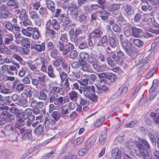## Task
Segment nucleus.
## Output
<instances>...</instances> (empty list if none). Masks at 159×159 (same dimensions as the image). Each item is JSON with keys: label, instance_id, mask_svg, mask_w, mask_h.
<instances>
[{"label": "nucleus", "instance_id": "nucleus-18", "mask_svg": "<svg viewBox=\"0 0 159 159\" xmlns=\"http://www.w3.org/2000/svg\"><path fill=\"white\" fill-rule=\"evenodd\" d=\"M74 49V45L71 43L69 42L65 45V50L64 52V56L68 55V53L71 50Z\"/></svg>", "mask_w": 159, "mask_h": 159}, {"label": "nucleus", "instance_id": "nucleus-49", "mask_svg": "<svg viewBox=\"0 0 159 159\" xmlns=\"http://www.w3.org/2000/svg\"><path fill=\"white\" fill-rule=\"evenodd\" d=\"M5 27L10 31H12L13 30V25L8 21H5Z\"/></svg>", "mask_w": 159, "mask_h": 159}, {"label": "nucleus", "instance_id": "nucleus-19", "mask_svg": "<svg viewBox=\"0 0 159 159\" xmlns=\"http://www.w3.org/2000/svg\"><path fill=\"white\" fill-rule=\"evenodd\" d=\"M31 48L37 50L39 52L44 51L45 49V43L43 42L41 44H36L32 46Z\"/></svg>", "mask_w": 159, "mask_h": 159}, {"label": "nucleus", "instance_id": "nucleus-21", "mask_svg": "<svg viewBox=\"0 0 159 159\" xmlns=\"http://www.w3.org/2000/svg\"><path fill=\"white\" fill-rule=\"evenodd\" d=\"M45 2L48 8L52 12H54L55 9V4L54 2L50 0H46Z\"/></svg>", "mask_w": 159, "mask_h": 159}, {"label": "nucleus", "instance_id": "nucleus-29", "mask_svg": "<svg viewBox=\"0 0 159 159\" xmlns=\"http://www.w3.org/2000/svg\"><path fill=\"white\" fill-rule=\"evenodd\" d=\"M57 48L59 51L62 52V55L64 56L65 50V44L63 42L59 41L57 44Z\"/></svg>", "mask_w": 159, "mask_h": 159}, {"label": "nucleus", "instance_id": "nucleus-53", "mask_svg": "<svg viewBox=\"0 0 159 159\" xmlns=\"http://www.w3.org/2000/svg\"><path fill=\"white\" fill-rule=\"evenodd\" d=\"M54 153V151H52L44 155L43 157V159H51L54 156L53 155Z\"/></svg>", "mask_w": 159, "mask_h": 159}, {"label": "nucleus", "instance_id": "nucleus-54", "mask_svg": "<svg viewBox=\"0 0 159 159\" xmlns=\"http://www.w3.org/2000/svg\"><path fill=\"white\" fill-rule=\"evenodd\" d=\"M20 114L19 115L18 118V121L20 123H23L28 119L26 116H25L24 115L22 114L20 116Z\"/></svg>", "mask_w": 159, "mask_h": 159}, {"label": "nucleus", "instance_id": "nucleus-55", "mask_svg": "<svg viewBox=\"0 0 159 159\" xmlns=\"http://www.w3.org/2000/svg\"><path fill=\"white\" fill-rule=\"evenodd\" d=\"M61 21L66 25H68L70 23V20L67 17L63 16V15H61Z\"/></svg>", "mask_w": 159, "mask_h": 159}, {"label": "nucleus", "instance_id": "nucleus-50", "mask_svg": "<svg viewBox=\"0 0 159 159\" xmlns=\"http://www.w3.org/2000/svg\"><path fill=\"white\" fill-rule=\"evenodd\" d=\"M83 141V137H82L77 138L74 140L73 142V146L75 147L81 144Z\"/></svg>", "mask_w": 159, "mask_h": 159}, {"label": "nucleus", "instance_id": "nucleus-51", "mask_svg": "<svg viewBox=\"0 0 159 159\" xmlns=\"http://www.w3.org/2000/svg\"><path fill=\"white\" fill-rule=\"evenodd\" d=\"M133 44L138 47H141L143 44V42L139 39H134L133 41Z\"/></svg>", "mask_w": 159, "mask_h": 159}, {"label": "nucleus", "instance_id": "nucleus-34", "mask_svg": "<svg viewBox=\"0 0 159 159\" xmlns=\"http://www.w3.org/2000/svg\"><path fill=\"white\" fill-rule=\"evenodd\" d=\"M18 105L23 107H26L28 106V102L26 99L20 98L18 101Z\"/></svg>", "mask_w": 159, "mask_h": 159}, {"label": "nucleus", "instance_id": "nucleus-3", "mask_svg": "<svg viewBox=\"0 0 159 159\" xmlns=\"http://www.w3.org/2000/svg\"><path fill=\"white\" fill-rule=\"evenodd\" d=\"M45 27L46 30L52 29V28L56 30H58L60 28V26L58 21L55 19L49 20L46 22Z\"/></svg>", "mask_w": 159, "mask_h": 159}, {"label": "nucleus", "instance_id": "nucleus-7", "mask_svg": "<svg viewBox=\"0 0 159 159\" xmlns=\"http://www.w3.org/2000/svg\"><path fill=\"white\" fill-rule=\"evenodd\" d=\"M110 34L109 36V44L112 48H114L117 46V44L116 41V37L112 30L110 31Z\"/></svg>", "mask_w": 159, "mask_h": 159}, {"label": "nucleus", "instance_id": "nucleus-31", "mask_svg": "<svg viewBox=\"0 0 159 159\" xmlns=\"http://www.w3.org/2000/svg\"><path fill=\"white\" fill-rule=\"evenodd\" d=\"M21 45L27 48H29L30 47V42L26 38H23L20 41Z\"/></svg>", "mask_w": 159, "mask_h": 159}, {"label": "nucleus", "instance_id": "nucleus-13", "mask_svg": "<svg viewBox=\"0 0 159 159\" xmlns=\"http://www.w3.org/2000/svg\"><path fill=\"white\" fill-rule=\"evenodd\" d=\"M112 57L115 62H117L120 59L122 60L125 59V55L123 52L120 50L118 51L117 55L113 54Z\"/></svg>", "mask_w": 159, "mask_h": 159}, {"label": "nucleus", "instance_id": "nucleus-47", "mask_svg": "<svg viewBox=\"0 0 159 159\" xmlns=\"http://www.w3.org/2000/svg\"><path fill=\"white\" fill-rule=\"evenodd\" d=\"M20 19L22 20L28 18L27 14L26 13V10L25 9H22L19 16Z\"/></svg>", "mask_w": 159, "mask_h": 159}, {"label": "nucleus", "instance_id": "nucleus-45", "mask_svg": "<svg viewBox=\"0 0 159 159\" xmlns=\"http://www.w3.org/2000/svg\"><path fill=\"white\" fill-rule=\"evenodd\" d=\"M31 136V134L30 131H26L22 135L21 138L24 140H28Z\"/></svg>", "mask_w": 159, "mask_h": 159}, {"label": "nucleus", "instance_id": "nucleus-32", "mask_svg": "<svg viewBox=\"0 0 159 159\" xmlns=\"http://www.w3.org/2000/svg\"><path fill=\"white\" fill-rule=\"evenodd\" d=\"M40 35V32L38 28L35 27L34 28V30L32 34L33 38L34 39H38L39 38Z\"/></svg>", "mask_w": 159, "mask_h": 159}, {"label": "nucleus", "instance_id": "nucleus-2", "mask_svg": "<svg viewBox=\"0 0 159 159\" xmlns=\"http://www.w3.org/2000/svg\"><path fill=\"white\" fill-rule=\"evenodd\" d=\"M58 95L53 91H51L49 95V102L52 103L54 102L56 105H59L63 104V97H58Z\"/></svg>", "mask_w": 159, "mask_h": 159}, {"label": "nucleus", "instance_id": "nucleus-25", "mask_svg": "<svg viewBox=\"0 0 159 159\" xmlns=\"http://www.w3.org/2000/svg\"><path fill=\"white\" fill-rule=\"evenodd\" d=\"M130 25H126L124 26L123 28V33L124 35L127 37H129L132 33L131 31Z\"/></svg>", "mask_w": 159, "mask_h": 159}, {"label": "nucleus", "instance_id": "nucleus-14", "mask_svg": "<svg viewBox=\"0 0 159 159\" xmlns=\"http://www.w3.org/2000/svg\"><path fill=\"white\" fill-rule=\"evenodd\" d=\"M69 111H70V109L67 105H65L63 106L61 109V116L66 118L68 116L67 114L69 113Z\"/></svg>", "mask_w": 159, "mask_h": 159}, {"label": "nucleus", "instance_id": "nucleus-42", "mask_svg": "<svg viewBox=\"0 0 159 159\" xmlns=\"http://www.w3.org/2000/svg\"><path fill=\"white\" fill-rule=\"evenodd\" d=\"M20 111L19 109L16 107H11L10 108V112L15 114L16 116H19L20 114H21V113H19Z\"/></svg>", "mask_w": 159, "mask_h": 159}, {"label": "nucleus", "instance_id": "nucleus-58", "mask_svg": "<svg viewBox=\"0 0 159 159\" xmlns=\"http://www.w3.org/2000/svg\"><path fill=\"white\" fill-rule=\"evenodd\" d=\"M19 52L21 54L23 55H27L29 54L30 50L29 49L23 48H21L19 49Z\"/></svg>", "mask_w": 159, "mask_h": 159}, {"label": "nucleus", "instance_id": "nucleus-52", "mask_svg": "<svg viewBox=\"0 0 159 159\" xmlns=\"http://www.w3.org/2000/svg\"><path fill=\"white\" fill-rule=\"evenodd\" d=\"M9 11H5L2 12L0 13V19H7L9 15Z\"/></svg>", "mask_w": 159, "mask_h": 159}, {"label": "nucleus", "instance_id": "nucleus-46", "mask_svg": "<svg viewBox=\"0 0 159 159\" xmlns=\"http://www.w3.org/2000/svg\"><path fill=\"white\" fill-rule=\"evenodd\" d=\"M51 116L56 121L58 120L61 116L59 112L57 111L53 112L51 114Z\"/></svg>", "mask_w": 159, "mask_h": 159}, {"label": "nucleus", "instance_id": "nucleus-30", "mask_svg": "<svg viewBox=\"0 0 159 159\" xmlns=\"http://www.w3.org/2000/svg\"><path fill=\"white\" fill-rule=\"evenodd\" d=\"M107 136V134L106 133H102L99 136V142L100 145H102L105 143Z\"/></svg>", "mask_w": 159, "mask_h": 159}, {"label": "nucleus", "instance_id": "nucleus-11", "mask_svg": "<svg viewBox=\"0 0 159 159\" xmlns=\"http://www.w3.org/2000/svg\"><path fill=\"white\" fill-rule=\"evenodd\" d=\"M3 38L4 42L5 45L9 44L13 41L14 39L13 35L9 33L4 34Z\"/></svg>", "mask_w": 159, "mask_h": 159}, {"label": "nucleus", "instance_id": "nucleus-24", "mask_svg": "<svg viewBox=\"0 0 159 159\" xmlns=\"http://www.w3.org/2000/svg\"><path fill=\"white\" fill-rule=\"evenodd\" d=\"M55 123V121L51 119H49L48 117H46L44 121L43 122L44 125L46 127V125L49 128H52L51 125H54Z\"/></svg>", "mask_w": 159, "mask_h": 159}, {"label": "nucleus", "instance_id": "nucleus-15", "mask_svg": "<svg viewBox=\"0 0 159 159\" xmlns=\"http://www.w3.org/2000/svg\"><path fill=\"white\" fill-rule=\"evenodd\" d=\"M68 96L71 101L72 102H76L79 97V94L77 92L75 91L71 90L69 93Z\"/></svg>", "mask_w": 159, "mask_h": 159}, {"label": "nucleus", "instance_id": "nucleus-28", "mask_svg": "<svg viewBox=\"0 0 159 159\" xmlns=\"http://www.w3.org/2000/svg\"><path fill=\"white\" fill-rule=\"evenodd\" d=\"M101 15L100 17L103 20L107 19L109 16L108 11L105 10H100L98 11Z\"/></svg>", "mask_w": 159, "mask_h": 159}, {"label": "nucleus", "instance_id": "nucleus-8", "mask_svg": "<svg viewBox=\"0 0 159 159\" xmlns=\"http://www.w3.org/2000/svg\"><path fill=\"white\" fill-rule=\"evenodd\" d=\"M132 31V35L135 38H139L141 36L143 33L142 30L136 27H133L131 28Z\"/></svg>", "mask_w": 159, "mask_h": 159}, {"label": "nucleus", "instance_id": "nucleus-17", "mask_svg": "<svg viewBox=\"0 0 159 159\" xmlns=\"http://www.w3.org/2000/svg\"><path fill=\"white\" fill-rule=\"evenodd\" d=\"M48 92V90L45 89H43L40 91L38 95V98L40 100H44L47 99L48 96L46 93Z\"/></svg>", "mask_w": 159, "mask_h": 159}, {"label": "nucleus", "instance_id": "nucleus-23", "mask_svg": "<svg viewBox=\"0 0 159 159\" xmlns=\"http://www.w3.org/2000/svg\"><path fill=\"white\" fill-rule=\"evenodd\" d=\"M1 116H4L6 117V119L10 120H14L15 118L14 115L7 112L6 111H2L1 113Z\"/></svg>", "mask_w": 159, "mask_h": 159}, {"label": "nucleus", "instance_id": "nucleus-63", "mask_svg": "<svg viewBox=\"0 0 159 159\" xmlns=\"http://www.w3.org/2000/svg\"><path fill=\"white\" fill-rule=\"evenodd\" d=\"M54 46L52 42L49 41L47 43V49L48 51H51V50L54 49Z\"/></svg>", "mask_w": 159, "mask_h": 159}, {"label": "nucleus", "instance_id": "nucleus-57", "mask_svg": "<svg viewBox=\"0 0 159 159\" xmlns=\"http://www.w3.org/2000/svg\"><path fill=\"white\" fill-rule=\"evenodd\" d=\"M87 19V16H85L84 14H80L78 19L79 21L81 23L84 22Z\"/></svg>", "mask_w": 159, "mask_h": 159}, {"label": "nucleus", "instance_id": "nucleus-16", "mask_svg": "<svg viewBox=\"0 0 159 159\" xmlns=\"http://www.w3.org/2000/svg\"><path fill=\"white\" fill-rule=\"evenodd\" d=\"M126 53L129 56L133 55L135 50V48L131 43H129V46L125 50Z\"/></svg>", "mask_w": 159, "mask_h": 159}, {"label": "nucleus", "instance_id": "nucleus-56", "mask_svg": "<svg viewBox=\"0 0 159 159\" xmlns=\"http://www.w3.org/2000/svg\"><path fill=\"white\" fill-rule=\"evenodd\" d=\"M30 15L31 18L34 20L37 21L39 19L38 15L35 11L31 12Z\"/></svg>", "mask_w": 159, "mask_h": 159}, {"label": "nucleus", "instance_id": "nucleus-33", "mask_svg": "<svg viewBox=\"0 0 159 159\" xmlns=\"http://www.w3.org/2000/svg\"><path fill=\"white\" fill-rule=\"evenodd\" d=\"M105 120V117L104 116H102L99 117L96 121L94 126L95 127H97L101 125L104 122Z\"/></svg>", "mask_w": 159, "mask_h": 159}, {"label": "nucleus", "instance_id": "nucleus-41", "mask_svg": "<svg viewBox=\"0 0 159 159\" xmlns=\"http://www.w3.org/2000/svg\"><path fill=\"white\" fill-rule=\"evenodd\" d=\"M50 53V56L51 58L54 59H57L58 57V51L55 48L53 50L49 51Z\"/></svg>", "mask_w": 159, "mask_h": 159}, {"label": "nucleus", "instance_id": "nucleus-48", "mask_svg": "<svg viewBox=\"0 0 159 159\" xmlns=\"http://www.w3.org/2000/svg\"><path fill=\"white\" fill-rule=\"evenodd\" d=\"M81 69L83 71L85 72H89L91 73L93 71L90 66L88 64L82 67Z\"/></svg>", "mask_w": 159, "mask_h": 159}, {"label": "nucleus", "instance_id": "nucleus-10", "mask_svg": "<svg viewBox=\"0 0 159 159\" xmlns=\"http://www.w3.org/2000/svg\"><path fill=\"white\" fill-rule=\"evenodd\" d=\"M120 6V4H113L109 7L108 9L110 11L113 12V14L117 15L119 13Z\"/></svg>", "mask_w": 159, "mask_h": 159}, {"label": "nucleus", "instance_id": "nucleus-1", "mask_svg": "<svg viewBox=\"0 0 159 159\" xmlns=\"http://www.w3.org/2000/svg\"><path fill=\"white\" fill-rule=\"evenodd\" d=\"M95 89L94 86L91 85L85 87L84 95L87 98L93 102H96L98 99L95 94Z\"/></svg>", "mask_w": 159, "mask_h": 159}, {"label": "nucleus", "instance_id": "nucleus-12", "mask_svg": "<svg viewBox=\"0 0 159 159\" xmlns=\"http://www.w3.org/2000/svg\"><path fill=\"white\" fill-rule=\"evenodd\" d=\"M111 155L113 159H120L121 151L119 148H114L111 151Z\"/></svg>", "mask_w": 159, "mask_h": 159}, {"label": "nucleus", "instance_id": "nucleus-44", "mask_svg": "<svg viewBox=\"0 0 159 159\" xmlns=\"http://www.w3.org/2000/svg\"><path fill=\"white\" fill-rule=\"evenodd\" d=\"M117 76L115 74H110L107 75V79H108L111 82H114L117 80Z\"/></svg>", "mask_w": 159, "mask_h": 159}, {"label": "nucleus", "instance_id": "nucleus-38", "mask_svg": "<svg viewBox=\"0 0 159 159\" xmlns=\"http://www.w3.org/2000/svg\"><path fill=\"white\" fill-rule=\"evenodd\" d=\"M8 7L15 6L14 8L16 9L19 8V5L16 3L15 0H9L6 3Z\"/></svg>", "mask_w": 159, "mask_h": 159}, {"label": "nucleus", "instance_id": "nucleus-59", "mask_svg": "<svg viewBox=\"0 0 159 159\" xmlns=\"http://www.w3.org/2000/svg\"><path fill=\"white\" fill-rule=\"evenodd\" d=\"M26 72V69L24 67H22L19 70L18 75L20 77H23L25 75Z\"/></svg>", "mask_w": 159, "mask_h": 159}, {"label": "nucleus", "instance_id": "nucleus-40", "mask_svg": "<svg viewBox=\"0 0 159 159\" xmlns=\"http://www.w3.org/2000/svg\"><path fill=\"white\" fill-rule=\"evenodd\" d=\"M38 102L33 98H30L29 101V104L30 106L32 107L35 108L37 107Z\"/></svg>", "mask_w": 159, "mask_h": 159}, {"label": "nucleus", "instance_id": "nucleus-20", "mask_svg": "<svg viewBox=\"0 0 159 159\" xmlns=\"http://www.w3.org/2000/svg\"><path fill=\"white\" fill-rule=\"evenodd\" d=\"M44 131V125H39L34 129V132L37 136L41 135Z\"/></svg>", "mask_w": 159, "mask_h": 159}, {"label": "nucleus", "instance_id": "nucleus-9", "mask_svg": "<svg viewBox=\"0 0 159 159\" xmlns=\"http://www.w3.org/2000/svg\"><path fill=\"white\" fill-rule=\"evenodd\" d=\"M123 10L126 12L127 15L131 16L133 15L134 13V10L132 9V6L128 4H126L123 6Z\"/></svg>", "mask_w": 159, "mask_h": 159}, {"label": "nucleus", "instance_id": "nucleus-4", "mask_svg": "<svg viewBox=\"0 0 159 159\" xmlns=\"http://www.w3.org/2000/svg\"><path fill=\"white\" fill-rule=\"evenodd\" d=\"M137 147L140 152L139 156L143 157L144 159H153L150 156L148 151L144 149L143 145L140 144L138 145Z\"/></svg>", "mask_w": 159, "mask_h": 159}, {"label": "nucleus", "instance_id": "nucleus-43", "mask_svg": "<svg viewBox=\"0 0 159 159\" xmlns=\"http://www.w3.org/2000/svg\"><path fill=\"white\" fill-rule=\"evenodd\" d=\"M158 91V89H154L151 88L149 90L150 99H152L154 98L157 95Z\"/></svg>", "mask_w": 159, "mask_h": 159}, {"label": "nucleus", "instance_id": "nucleus-35", "mask_svg": "<svg viewBox=\"0 0 159 159\" xmlns=\"http://www.w3.org/2000/svg\"><path fill=\"white\" fill-rule=\"evenodd\" d=\"M128 90V87L125 85H123L119 88L118 93H119L118 94H120L123 95L127 92Z\"/></svg>", "mask_w": 159, "mask_h": 159}, {"label": "nucleus", "instance_id": "nucleus-61", "mask_svg": "<svg viewBox=\"0 0 159 159\" xmlns=\"http://www.w3.org/2000/svg\"><path fill=\"white\" fill-rule=\"evenodd\" d=\"M64 85L65 91L68 92L70 90V87L69 81L68 79H66L65 80Z\"/></svg>", "mask_w": 159, "mask_h": 159}, {"label": "nucleus", "instance_id": "nucleus-36", "mask_svg": "<svg viewBox=\"0 0 159 159\" xmlns=\"http://www.w3.org/2000/svg\"><path fill=\"white\" fill-rule=\"evenodd\" d=\"M78 57V54L77 51L75 50H72L70 52L69 57L71 59L74 60L76 59Z\"/></svg>", "mask_w": 159, "mask_h": 159}, {"label": "nucleus", "instance_id": "nucleus-27", "mask_svg": "<svg viewBox=\"0 0 159 159\" xmlns=\"http://www.w3.org/2000/svg\"><path fill=\"white\" fill-rule=\"evenodd\" d=\"M59 57L58 59H55L52 61V65L55 67H58L60 66L62 64L63 58L60 56H59Z\"/></svg>", "mask_w": 159, "mask_h": 159}, {"label": "nucleus", "instance_id": "nucleus-6", "mask_svg": "<svg viewBox=\"0 0 159 159\" xmlns=\"http://www.w3.org/2000/svg\"><path fill=\"white\" fill-rule=\"evenodd\" d=\"M97 139L95 136H91L86 141L85 143V148L88 150L90 149L94 144Z\"/></svg>", "mask_w": 159, "mask_h": 159}, {"label": "nucleus", "instance_id": "nucleus-39", "mask_svg": "<svg viewBox=\"0 0 159 159\" xmlns=\"http://www.w3.org/2000/svg\"><path fill=\"white\" fill-rule=\"evenodd\" d=\"M84 77L87 78L90 82L95 81L97 79V76L94 74H90L89 75H84Z\"/></svg>", "mask_w": 159, "mask_h": 159}, {"label": "nucleus", "instance_id": "nucleus-22", "mask_svg": "<svg viewBox=\"0 0 159 159\" xmlns=\"http://www.w3.org/2000/svg\"><path fill=\"white\" fill-rule=\"evenodd\" d=\"M52 91L55 93L59 94L60 95H63L65 93L64 89L59 87L54 86L52 87Z\"/></svg>", "mask_w": 159, "mask_h": 159}, {"label": "nucleus", "instance_id": "nucleus-37", "mask_svg": "<svg viewBox=\"0 0 159 159\" xmlns=\"http://www.w3.org/2000/svg\"><path fill=\"white\" fill-rule=\"evenodd\" d=\"M138 140L139 141L142 143L145 146V148L143 147L144 149H147L148 151L150 149V145L146 140L141 138H139Z\"/></svg>", "mask_w": 159, "mask_h": 159}, {"label": "nucleus", "instance_id": "nucleus-62", "mask_svg": "<svg viewBox=\"0 0 159 159\" xmlns=\"http://www.w3.org/2000/svg\"><path fill=\"white\" fill-rule=\"evenodd\" d=\"M22 22L23 25L25 27L30 26L32 25L31 21L28 18L22 20Z\"/></svg>", "mask_w": 159, "mask_h": 159}, {"label": "nucleus", "instance_id": "nucleus-26", "mask_svg": "<svg viewBox=\"0 0 159 159\" xmlns=\"http://www.w3.org/2000/svg\"><path fill=\"white\" fill-rule=\"evenodd\" d=\"M92 66L93 69L97 72L102 71L106 68V66L104 65L99 66L97 63H93Z\"/></svg>", "mask_w": 159, "mask_h": 159}, {"label": "nucleus", "instance_id": "nucleus-60", "mask_svg": "<svg viewBox=\"0 0 159 159\" xmlns=\"http://www.w3.org/2000/svg\"><path fill=\"white\" fill-rule=\"evenodd\" d=\"M45 33L48 35H50L52 38H54L56 36V33L52 29L46 30Z\"/></svg>", "mask_w": 159, "mask_h": 159}, {"label": "nucleus", "instance_id": "nucleus-64", "mask_svg": "<svg viewBox=\"0 0 159 159\" xmlns=\"http://www.w3.org/2000/svg\"><path fill=\"white\" fill-rule=\"evenodd\" d=\"M32 113L31 109L30 108H28L26 109L25 111L23 112V114L28 118L29 116L31 115Z\"/></svg>", "mask_w": 159, "mask_h": 159}, {"label": "nucleus", "instance_id": "nucleus-5", "mask_svg": "<svg viewBox=\"0 0 159 159\" xmlns=\"http://www.w3.org/2000/svg\"><path fill=\"white\" fill-rule=\"evenodd\" d=\"M103 33L99 29H94L90 34V37L91 39H94V40L97 39L101 37Z\"/></svg>", "mask_w": 159, "mask_h": 159}]
</instances>
